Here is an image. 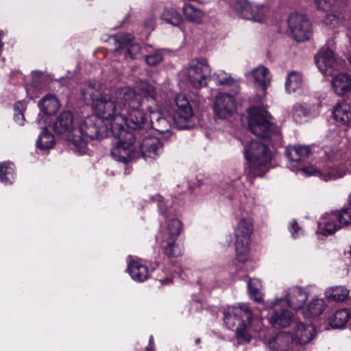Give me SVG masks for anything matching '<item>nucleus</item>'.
I'll return each instance as SVG.
<instances>
[{"instance_id":"1","label":"nucleus","mask_w":351,"mask_h":351,"mask_svg":"<svg viewBox=\"0 0 351 351\" xmlns=\"http://www.w3.org/2000/svg\"><path fill=\"white\" fill-rule=\"evenodd\" d=\"M99 84H89L83 92L85 100L93 101L95 112L115 127L117 130H127L126 125L134 130H141L150 127L152 117L149 119L145 112L146 108L136 101L132 100L133 95L121 97L109 90L101 93Z\"/></svg>"},{"instance_id":"2","label":"nucleus","mask_w":351,"mask_h":351,"mask_svg":"<svg viewBox=\"0 0 351 351\" xmlns=\"http://www.w3.org/2000/svg\"><path fill=\"white\" fill-rule=\"evenodd\" d=\"M89 84H94L95 83L88 82L83 88L82 91L83 99H84L83 92ZM84 100L90 104L95 110L93 101ZM94 112V114L89 115L83 120L77 121L75 130H74L75 133L74 146L80 154L86 153L87 143L90 140L102 138L108 133V127L101 125L103 121H108L97 114L95 110Z\"/></svg>"},{"instance_id":"3","label":"nucleus","mask_w":351,"mask_h":351,"mask_svg":"<svg viewBox=\"0 0 351 351\" xmlns=\"http://www.w3.org/2000/svg\"><path fill=\"white\" fill-rule=\"evenodd\" d=\"M244 154L249 162L245 173L252 184L254 178L263 176L268 171L271 152L265 143L252 140L245 145Z\"/></svg>"},{"instance_id":"4","label":"nucleus","mask_w":351,"mask_h":351,"mask_svg":"<svg viewBox=\"0 0 351 351\" xmlns=\"http://www.w3.org/2000/svg\"><path fill=\"white\" fill-rule=\"evenodd\" d=\"M224 324L231 330H235L239 343L248 342L251 339L249 326L252 318V311L247 304H241L228 307L223 313Z\"/></svg>"},{"instance_id":"5","label":"nucleus","mask_w":351,"mask_h":351,"mask_svg":"<svg viewBox=\"0 0 351 351\" xmlns=\"http://www.w3.org/2000/svg\"><path fill=\"white\" fill-rule=\"evenodd\" d=\"M117 95L128 99L129 95H133L132 100L142 105L150 114H154L158 110V95L156 87L147 81H142L138 85V92L130 87H122L110 90Z\"/></svg>"},{"instance_id":"6","label":"nucleus","mask_w":351,"mask_h":351,"mask_svg":"<svg viewBox=\"0 0 351 351\" xmlns=\"http://www.w3.org/2000/svg\"><path fill=\"white\" fill-rule=\"evenodd\" d=\"M248 127L255 136L265 141L279 136L278 128L270 121L271 116L264 109L252 107L249 110Z\"/></svg>"},{"instance_id":"7","label":"nucleus","mask_w":351,"mask_h":351,"mask_svg":"<svg viewBox=\"0 0 351 351\" xmlns=\"http://www.w3.org/2000/svg\"><path fill=\"white\" fill-rule=\"evenodd\" d=\"M110 129L112 134L118 139L115 146L111 149L113 158L119 162L127 163L136 158L137 152L134 146L136 141L134 134L128 130H117L115 127L111 125Z\"/></svg>"},{"instance_id":"8","label":"nucleus","mask_w":351,"mask_h":351,"mask_svg":"<svg viewBox=\"0 0 351 351\" xmlns=\"http://www.w3.org/2000/svg\"><path fill=\"white\" fill-rule=\"evenodd\" d=\"M253 230L252 221L249 218L239 220L234 229L236 255L241 262L247 260L250 251V237Z\"/></svg>"},{"instance_id":"9","label":"nucleus","mask_w":351,"mask_h":351,"mask_svg":"<svg viewBox=\"0 0 351 351\" xmlns=\"http://www.w3.org/2000/svg\"><path fill=\"white\" fill-rule=\"evenodd\" d=\"M211 69L205 59H193L184 70V75L189 83L195 88H200L207 84V78Z\"/></svg>"},{"instance_id":"10","label":"nucleus","mask_w":351,"mask_h":351,"mask_svg":"<svg viewBox=\"0 0 351 351\" xmlns=\"http://www.w3.org/2000/svg\"><path fill=\"white\" fill-rule=\"evenodd\" d=\"M176 110L171 114L173 123L180 129L187 128L186 123L191 121L193 117V111L186 97L178 95L175 99Z\"/></svg>"},{"instance_id":"11","label":"nucleus","mask_w":351,"mask_h":351,"mask_svg":"<svg viewBox=\"0 0 351 351\" xmlns=\"http://www.w3.org/2000/svg\"><path fill=\"white\" fill-rule=\"evenodd\" d=\"M288 25L294 39L302 42L309 39L311 34V24L306 16L299 14H292Z\"/></svg>"},{"instance_id":"12","label":"nucleus","mask_w":351,"mask_h":351,"mask_svg":"<svg viewBox=\"0 0 351 351\" xmlns=\"http://www.w3.org/2000/svg\"><path fill=\"white\" fill-rule=\"evenodd\" d=\"M77 120L75 119L73 114L65 111L61 113L53 122V129L57 134L64 135L74 145L75 138V130Z\"/></svg>"},{"instance_id":"13","label":"nucleus","mask_w":351,"mask_h":351,"mask_svg":"<svg viewBox=\"0 0 351 351\" xmlns=\"http://www.w3.org/2000/svg\"><path fill=\"white\" fill-rule=\"evenodd\" d=\"M215 115L221 119H227L236 110V101L233 95L219 93L215 98L213 104Z\"/></svg>"},{"instance_id":"14","label":"nucleus","mask_w":351,"mask_h":351,"mask_svg":"<svg viewBox=\"0 0 351 351\" xmlns=\"http://www.w3.org/2000/svg\"><path fill=\"white\" fill-rule=\"evenodd\" d=\"M315 60L320 71L324 75H330L338 66L333 51L327 47H322L315 56Z\"/></svg>"},{"instance_id":"15","label":"nucleus","mask_w":351,"mask_h":351,"mask_svg":"<svg viewBox=\"0 0 351 351\" xmlns=\"http://www.w3.org/2000/svg\"><path fill=\"white\" fill-rule=\"evenodd\" d=\"M112 38L117 44V47L114 51L115 55L120 54L121 50L125 48L126 49L125 56L132 59L136 58L137 55L140 53L141 46L136 43L132 42L131 35H118Z\"/></svg>"},{"instance_id":"16","label":"nucleus","mask_w":351,"mask_h":351,"mask_svg":"<svg viewBox=\"0 0 351 351\" xmlns=\"http://www.w3.org/2000/svg\"><path fill=\"white\" fill-rule=\"evenodd\" d=\"M315 332L313 325L297 322L293 326L292 341L301 345L308 343L315 337Z\"/></svg>"},{"instance_id":"17","label":"nucleus","mask_w":351,"mask_h":351,"mask_svg":"<svg viewBox=\"0 0 351 351\" xmlns=\"http://www.w3.org/2000/svg\"><path fill=\"white\" fill-rule=\"evenodd\" d=\"M239 5V14L242 18L260 23L264 21L267 11L263 5L247 1L241 2Z\"/></svg>"},{"instance_id":"18","label":"nucleus","mask_w":351,"mask_h":351,"mask_svg":"<svg viewBox=\"0 0 351 351\" xmlns=\"http://www.w3.org/2000/svg\"><path fill=\"white\" fill-rule=\"evenodd\" d=\"M141 151L145 158H156L162 152L160 140L156 136H146L140 145Z\"/></svg>"},{"instance_id":"19","label":"nucleus","mask_w":351,"mask_h":351,"mask_svg":"<svg viewBox=\"0 0 351 351\" xmlns=\"http://www.w3.org/2000/svg\"><path fill=\"white\" fill-rule=\"evenodd\" d=\"M319 230L324 234H332L341 228L338 212L326 213L322 216L318 224Z\"/></svg>"},{"instance_id":"20","label":"nucleus","mask_w":351,"mask_h":351,"mask_svg":"<svg viewBox=\"0 0 351 351\" xmlns=\"http://www.w3.org/2000/svg\"><path fill=\"white\" fill-rule=\"evenodd\" d=\"M308 298V293L300 287H293L288 289L286 301L289 306L298 310L302 308Z\"/></svg>"},{"instance_id":"21","label":"nucleus","mask_w":351,"mask_h":351,"mask_svg":"<svg viewBox=\"0 0 351 351\" xmlns=\"http://www.w3.org/2000/svg\"><path fill=\"white\" fill-rule=\"evenodd\" d=\"M293 313L287 309L276 311L269 319L271 325L276 328H285L297 322Z\"/></svg>"},{"instance_id":"22","label":"nucleus","mask_w":351,"mask_h":351,"mask_svg":"<svg viewBox=\"0 0 351 351\" xmlns=\"http://www.w3.org/2000/svg\"><path fill=\"white\" fill-rule=\"evenodd\" d=\"M331 86L336 95L343 96L351 91V77L346 73H339L332 79Z\"/></svg>"},{"instance_id":"23","label":"nucleus","mask_w":351,"mask_h":351,"mask_svg":"<svg viewBox=\"0 0 351 351\" xmlns=\"http://www.w3.org/2000/svg\"><path fill=\"white\" fill-rule=\"evenodd\" d=\"M326 307V301L321 298H313L302 308V313L306 318H315L319 316Z\"/></svg>"},{"instance_id":"24","label":"nucleus","mask_w":351,"mask_h":351,"mask_svg":"<svg viewBox=\"0 0 351 351\" xmlns=\"http://www.w3.org/2000/svg\"><path fill=\"white\" fill-rule=\"evenodd\" d=\"M250 75L254 79V83L262 90H265L269 86L271 82V74L267 68L264 66H258L252 70Z\"/></svg>"},{"instance_id":"25","label":"nucleus","mask_w":351,"mask_h":351,"mask_svg":"<svg viewBox=\"0 0 351 351\" xmlns=\"http://www.w3.org/2000/svg\"><path fill=\"white\" fill-rule=\"evenodd\" d=\"M333 117L340 124L349 125L351 123V107L346 102H341L334 108Z\"/></svg>"},{"instance_id":"26","label":"nucleus","mask_w":351,"mask_h":351,"mask_svg":"<svg viewBox=\"0 0 351 351\" xmlns=\"http://www.w3.org/2000/svg\"><path fill=\"white\" fill-rule=\"evenodd\" d=\"M311 153V149L305 145L288 146L285 155L288 159L293 162H300L307 158Z\"/></svg>"},{"instance_id":"27","label":"nucleus","mask_w":351,"mask_h":351,"mask_svg":"<svg viewBox=\"0 0 351 351\" xmlns=\"http://www.w3.org/2000/svg\"><path fill=\"white\" fill-rule=\"evenodd\" d=\"M128 270L134 280L143 282L148 278V268L140 261H131L128 267Z\"/></svg>"},{"instance_id":"28","label":"nucleus","mask_w":351,"mask_h":351,"mask_svg":"<svg viewBox=\"0 0 351 351\" xmlns=\"http://www.w3.org/2000/svg\"><path fill=\"white\" fill-rule=\"evenodd\" d=\"M42 112L46 114L55 113L60 108L58 100L53 95H45L38 103Z\"/></svg>"},{"instance_id":"29","label":"nucleus","mask_w":351,"mask_h":351,"mask_svg":"<svg viewBox=\"0 0 351 351\" xmlns=\"http://www.w3.org/2000/svg\"><path fill=\"white\" fill-rule=\"evenodd\" d=\"M303 84L302 75L295 71L289 72L285 80V89L289 93H294L300 88Z\"/></svg>"},{"instance_id":"30","label":"nucleus","mask_w":351,"mask_h":351,"mask_svg":"<svg viewBox=\"0 0 351 351\" xmlns=\"http://www.w3.org/2000/svg\"><path fill=\"white\" fill-rule=\"evenodd\" d=\"M350 317V312L348 309L338 310L330 317V324L332 328H341L348 322Z\"/></svg>"},{"instance_id":"31","label":"nucleus","mask_w":351,"mask_h":351,"mask_svg":"<svg viewBox=\"0 0 351 351\" xmlns=\"http://www.w3.org/2000/svg\"><path fill=\"white\" fill-rule=\"evenodd\" d=\"M182 12L188 20L195 23H200L204 16V13L202 10L189 3L184 4L182 8Z\"/></svg>"},{"instance_id":"32","label":"nucleus","mask_w":351,"mask_h":351,"mask_svg":"<svg viewBox=\"0 0 351 351\" xmlns=\"http://www.w3.org/2000/svg\"><path fill=\"white\" fill-rule=\"evenodd\" d=\"M176 239H167V244L164 248V253L169 257H179L183 254L184 247L182 244L176 243Z\"/></svg>"},{"instance_id":"33","label":"nucleus","mask_w":351,"mask_h":351,"mask_svg":"<svg viewBox=\"0 0 351 351\" xmlns=\"http://www.w3.org/2000/svg\"><path fill=\"white\" fill-rule=\"evenodd\" d=\"M349 290L343 286H336L329 288L326 291L328 298L334 301L341 302L348 298Z\"/></svg>"},{"instance_id":"34","label":"nucleus","mask_w":351,"mask_h":351,"mask_svg":"<svg viewBox=\"0 0 351 351\" xmlns=\"http://www.w3.org/2000/svg\"><path fill=\"white\" fill-rule=\"evenodd\" d=\"M343 20L344 14L340 11L335 10L326 15L323 23L326 26L330 28H335L339 27Z\"/></svg>"},{"instance_id":"35","label":"nucleus","mask_w":351,"mask_h":351,"mask_svg":"<svg viewBox=\"0 0 351 351\" xmlns=\"http://www.w3.org/2000/svg\"><path fill=\"white\" fill-rule=\"evenodd\" d=\"M14 179V165L6 162L0 164V180L5 184H10L12 182Z\"/></svg>"},{"instance_id":"36","label":"nucleus","mask_w":351,"mask_h":351,"mask_svg":"<svg viewBox=\"0 0 351 351\" xmlns=\"http://www.w3.org/2000/svg\"><path fill=\"white\" fill-rule=\"evenodd\" d=\"M162 19L173 26L180 25L182 21L181 14L173 8H166L162 12Z\"/></svg>"},{"instance_id":"37","label":"nucleus","mask_w":351,"mask_h":351,"mask_svg":"<svg viewBox=\"0 0 351 351\" xmlns=\"http://www.w3.org/2000/svg\"><path fill=\"white\" fill-rule=\"evenodd\" d=\"M292 341V335L282 332L278 333L273 340L274 344L276 345V350L287 351Z\"/></svg>"},{"instance_id":"38","label":"nucleus","mask_w":351,"mask_h":351,"mask_svg":"<svg viewBox=\"0 0 351 351\" xmlns=\"http://www.w3.org/2000/svg\"><path fill=\"white\" fill-rule=\"evenodd\" d=\"M54 144V137L48 131L47 129H43L40 135L39 136L36 145L37 147L42 150L50 149L53 147Z\"/></svg>"},{"instance_id":"39","label":"nucleus","mask_w":351,"mask_h":351,"mask_svg":"<svg viewBox=\"0 0 351 351\" xmlns=\"http://www.w3.org/2000/svg\"><path fill=\"white\" fill-rule=\"evenodd\" d=\"M261 283L258 280L253 279L248 282V290L250 297L256 302H261L263 295L261 292Z\"/></svg>"},{"instance_id":"40","label":"nucleus","mask_w":351,"mask_h":351,"mask_svg":"<svg viewBox=\"0 0 351 351\" xmlns=\"http://www.w3.org/2000/svg\"><path fill=\"white\" fill-rule=\"evenodd\" d=\"M167 228L169 238L171 239L173 238L176 239L182 231V223L179 219L173 218L167 221Z\"/></svg>"},{"instance_id":"41","label":"nucleus","mask_w":351,"mask_h":351,"mask_svg":"<svg viewBox=\"0 0 351 351\" xmlns=\"http://www.w3.org/2000/svg\"><path fill=\"white\" fill-rule=\"evenodd\" d=\"M213 80L220 85L223 84H234L236 81L232 79L228 73L225 71L219 70L212 76Z\"/></svg>"},{"instance_id":"42","label":"nucleus","mask_w":351,"mask_h":351,"mask_svg":"<svg viewBox=\"0 0 351 351\" xmlns=\"http://www.w3.org/2000/svg\"><path fill=\"white\" fill-rule=\"evenodd\" d=\"M154 115L156 116V122L154 123L153 121V123H151L152 126L160 133L168 132L171 126L167 119L165 117H160L159 114H156Z\"/></svg>"},{"instance_id":"43","label":"nucleus","mask_w":351,"mask_h":351,"mask_svg":"<svg viewBox=\"0 0 351 351\" xmlns=\"http://www.w3.org/2000/svg\"><path fill=\"white\" fill-rule=\"evenodd\" d=\"M24 105L23 103L20 101L16 104L14 106V119L16 123L20 125H23L25 123V117L23 114Z\"/></svg>"},{"instance_id":"44","label":"nucleus","mask_w":351,"mask_h":351,"mask_svg":"<svg viewBox=\"0 0 351 351\" xmlns=\"http://www.w3.org/2000/svg\"><path fill=\"white\" fill-rule=\"evenodd\" d=\"M163 60V56L161 51H158L152 54L147 55L145 57L146 63L151 66H154L161 62Z\"/></svg>"},{"instance_id":"45","label":"nucleus","mask_w":351,"mask_h":351,"mask_svg":"<svg viewBox=\"0 0 351 351\" xmlns=\"http://www.w3.org/2000/svg\"><path fill=\"white\" fill-rule=\"evenodd\" d=\"M337 212L341 228L343 226L351 224V208L342 209Z\"/></svg>"},{"instance_id":"46","label":"nucleus","mask_w":351,"mask_h":351,"mask_svg":"<svg viewBox=\"0 0 351 351\" xmlns=\"http://www.w3.org/2000/svg\"><path fill=\"white\" fill-rule=\"evenodd\" d=\"M292 114L295 122H301L302 118L306 116V111L301 105L297 104L293 108Z\"/></svg>"},{"instance_id":"47","label":"nucleus","mask_w":351,"mask_h":351,"mask_svg":"<svg viewBox=\"0 0 351 351\" xmlns=\"http://www.w3.org/2000/svg\"><path fill=\"white\" fill-rule=\"evenodd\" d=\"M317 8L322 10H328L334 4L335 0H314Z\"/></svg>"},{"instance_id":"48","label":"nucleus","mask_w":351,"mask_h":351,"mask_svg":"<svg viewBox=\"0 0 351 351\" xmlns=\"http://www.w3.org/2000/svg\"><path fill=\"white\" fill-rule=\"evenodd\" d=\"M154 199L158 203V207L162 214H165L167 211V207L164 206L163 199L160 195H156Z\"/></svg>"},{"instance_id":"49","label":"nucleus","mask_w":351,"mask_h":351,"mask_svg":"<svg viewBox=\"0 0 351 351\" xmlns=\"http://www.w3.org/2000/svg\"><path fill=\"white\" fill-rule=\"evenodd\" d=\"M300 230L298 224L295 221H293L290 225L289 231L293 237H296L297 232Z\"/></svg>"},{"instance_id":"50","label":"nucleus","mask_w":351,"mask_h":351,"mask_svg":"<svg viewBox=\"0 0 351 351\" xmlns=\"http://www.w3.org/2000/svg\"><path fill=\"white\" fill-rule=\"evenodd\" d=\"M304 173L306 174H308V175H315V174H319L321 176V173L317 171L313 167H306V168H302L301 169Z\"/></svg>"},{"instance_id":"51","label":"nucleus","mask_w":351,"mask_h":351,"mask_svg":"<svg viewBox=\"0 0 351 351\" xmlns=\"http://www.w3.org/2000/svg\"><path fill=\"white\" fill-rule=\"evenodd\" d=\"M32 74L34 77H38L43 75V73L40 71H34L32 72Z\"/></svg>"},{"instance_id":"52","label":"nucleus","mask_w":351,"mask_h":351,"mask_svg":"<svg viewBox=\"0 0 351 351\" xmlns=\"http://www.w3.org/2000/svg\"><path fill=\"white\" fill-rule=\"evenodd\" d=\"M146 351H154V346L148 345L146 348Z\"/></svg>"},{"instance_id":"53","label":"nucleus","mask_w":351,"mask_h":351,"mask_svg":"<svg viewBox=\"0 0 351 351\" xmlns=\"http://www.w3.org/2000/svg\"><path fill=\"white\" fill-rule=\"evenodd\" d=\"M149 345L154 346V338L153 336H151L149 339Z\"/></svg>"},{"instance_id":"54","label":"nucleus","mask_w":351,"mask_h":351,"mask_svg":"<svg viewBox=\"0 0 351 351\" xmlns=\"http://www.w3.org/2000/svg\"><path fill=\"white\" fill-rule=\"evenodd\" d=\"M324 180L327 181L328 179H329V176H324V178H323Z\"/></svg>"},{"instance_id":"55","label":"nucleus","mask_w":351,"mask_h":351,"mask_svg":"<svg viewBox=\"0 0 351 351\" xmlns=\"http://www.w3.org/2000/svg\"><path fill=\"white\" fill-rule=\"evenodd\" d=\"M348 36L350 37V38L351 39V32H349L348 34Z\"/></svg>"},{"instance_id":"56","label":"nucleus","mask_w":351,"mask_h":351,"mask_svg":"<svg viewBox=\"0 0 351 351\" xmlns=\"http://www.w3.org/2000/svg\"><path fill=\"white\" fill-rule=\"evenodd\" d=\"M199 341H200V339L199 338L197 339L196 341H195L196 343H199Z\"/></svg>"},{"instance_id":"57","label":"nucleus","mask_w":351,"mask_h":351,"mask_svg":"<svg viewBox=\"0 0 351 351\" xmlns=\"http://www.w3.org/2000/svg\"><path fill=\"white\" fill-rule=\"evenodd\" d=\"M349 202H350V203L351 204V194L350 195V197H349Z\"/></svg>"},{"instance_id":"58","label":"nucleus","mask_w":351,"mask_h":351,"mask_svg":"<svg viewBox=\"0 0 351 351\" xmlns=\"http://www.w3.org/2000/svg\"><path fill=\"white\" fill-rule=\"evenodd\" d=\"M349 62L351 64V56L349 57Z\"/></svg>"}]
</instances>
